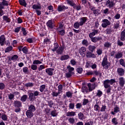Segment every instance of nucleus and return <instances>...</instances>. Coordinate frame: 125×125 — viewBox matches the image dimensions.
I'll use <instances>...</instances> for the list:
<instances>
[{
  "label": "nucleus",
  "mask_w": 125,
  "mask_h": 125,
  "mask_svg": "<svg viewBox=\"0 0 125 125\" xmlns=\"http://www.w3.org/2000/svg\"><path fill=\"white\" fill-rule=\"evenodd\" d=\"M102 66L104 69H108L110 66H111V62L108 61V57L105 56L104 57L102 62Z\"/></svg>",
  "instance_id": "f257e3e1"
},
{
  "label": "nucleus",
  "mask_w": 125,
  "mask_h": 125,
  "mask_svg": "<svg viewBox=\"0 0 125 125\" xmlns=\"http://www.w3.org/2000/svg\"><path fill=\"white\" fill-rule=\"evenodd\" d=\"M46 25L48 30H53L55 27V21L53 20H49L46 23Z\"/></svg>",
  "instance_id": "f03ea898"
},
{
  "label": "nucleus",
  "mask_w": 125,
  "mask_h": 125,
  "mask_svg": "<svg viewBox=\"0 0 125 125\" xmlns=\"http://www.w3.org/2000/svg\"><path fill=\"white\" fill-rule=\"evenodd\" d=\"M62 46L59 47L57 50L55 51L57 55H61L62 54H63V52H64V49H65V47L64 46V42L62 41Z\"/></svg>",
  "instance_id": "7ed1b4c3"
},
{
  "label": "nucleus",
  "mask_w": 125,
  "mask_h": 125,
  "mask_svg": "<svg viewBox=\"0 0 125 125\" xmlns=\"http://www.w3.org/2000/svg\"><path fill=\"white\" fill-rule=\"evenodd\" d=\"M105 5L110 9H114V6L116 5V3L114 2V0H107L106 1Z\"/></svg>",
  "instance_id": "20e7f679"
},
{
  "label": "nucleus",
  "mask_w": 125,
  "mask_h": 125,
  "mask_svg": "<svg viewBox=\"0 0 125 125\" xmlns=\"http://www.w3.org/2000/svg\"><path fill=\"white\" fill-rule=\"evenodd\" d=\"M102 22H103L102 23V27H103V28H107L108 26L111 25V22L106 19L103 20Z\"/></svg>",
  "instance_id": "39448f33"
},
{
  "label": "nucleus",
  "mask_w": 125,
  "mask_h": 125,
  "mask_svg": "<svg viewBox=\"0 0 125 125\" xmlns=\"http://www.w3.org/2000/svg\"><path fill=\"white\" fill-rule=\"evenodd\" d=\"M9 5V1L6 0H2V2L0 3V9H4V6H8Z\"/></svg>",
  "instance_id": "423d86ee"
},
{
  "label": "nucleus",
  "mask_w": 125,
  "mask_h": 125,
  "mask_svg": "<svg viewBox=\"0 0 125 125\" xmlns=\"http://www.w3.org/2000/svg\"><path fill=\"white\" fill-rule=\"evenodd\" d=\"M85 51H86V47H81V48L79 50V53H80L81 56L83 57H85Z\"/></svg>",
  "instance_id": "0eeeda50"
},
{
  "label": "nucleus",
  "mask_w": 125,
  "mask_h": 125,
  "mask_svg": "<svg viewBox=\"0 0 125 125\" xmlns=\"http://www.w3.org/2000/svg\"><path fill=\"white\" fill-rule=\"evenodd\" d=\"M116 83V80L111 79L110 80L107 79L105 80L104 81V84H110L111 85H112V84H114Z\"/></svg>",
  "instance_id": "6e6552de"
},
{
  "label": "nucleus",
  "mask_w": 125,
  "mask_h": 125,
  "mask_svg": "<svg viewBox=\"0 0 125 125\" xmlns=\"http://www.w3.org/2000/svg\"><path fill=\"white\" fill-rule=\"evenodd\" d=\"M28 95L29 97V101L31 102H34L36 99H37V98L35 97V95H34V93L32 92H28Z\"/></svg>",
  "instance_id": "1a4fd4ad"
},
{
  "label": "nucleus",
  "mask_w": 125,
  "mask_h": 125,
  "mask_svg": "<svg viewBox=\"0 0 125 125\" xmlns=\"http://www.w3.org/2000/svg\"><path fill=\"white\" fill-rule=\"evenodd\" d=\"M85 56L87 58H96L95 54H93V52L88 51L85 53Z\"/></svg>",
  "instance_id": "9d476101"
},
{
  "label": "nucleus",
  "mask_w": 125,
  "mask_h": 125,
  "mask_svg": "<svg viewBox=\"0 0 125 125\" xmlns=\"http://www.w3.org/2000/svg\"><path fill=\"white\" fill-rule=\"evenodd\" d=\"M92 31V32L89 34V38H90V39H92L93 38V37H94V36L99 34V30L98 29H93Z\"/></svg>",
  "instance_id": "9b49d317"
},
{
  "label": "nucleus",
  "mask_w": 125,
  "mask_h": 125,
  "mask_svg": "<svg viewBox=\"0 0 125 125\" xmlns=\"http://www.w3.org/2000/svg\"><path fill=\"white\" fill-rule=\"evenodd\" d=\"M87 86L89 88V92H91L94 89H95V87H96V83H88L87 84Z\"/></svg>",
  "instance_id": "f8f14e48"
},
{
  "label": "nucleus",
  "mask_w": 125,
  "mask_h": 125,
  "mask_svg": "<svg viewBox=\"0 0 125 125\" xmlns=\"http://www.w3.org/2000/svg\"><path fill=\"white\" fill-rule=\"evenodd\" d=\"M80 21L79 23H80V26H83L84 24H85V22L87 21V17H83L80 18Z\"/></svg>",
  "instance_id": "ddd939ff"
},
{
  "label": "nucleus",
  "mask_w": 125,
  "mask_h": 125,
  "mask_svg": "<svg viewBox=\"0 0 125 125\" xmlns=\"http://www.w3.org/2000/svg\"><path fill=\"white\" fill-rule=\"evenodd\" d=\"M5 40H6V38H5L4 35H2L0 36V44L1 46H3V45H4Z\"/></svg>",
  "instance_id": "4468645a"
},
{
  "label": "nucleus",
  "mask_w": 125,
  "mask_h": 125,
  "mask_svg": "<svg viewBox=\"0 0 125 125\" xmlns=\"http://www.w3.org/2000/svg\"><path fill=\"white\" fill-rule=\"evenodd\" d=\"M14 106L15 108H21L22 107V102L19 101H14Z\"/></svg>",
  "instance_id": "2eb2a0df"
},
{
  "label": "nucleus",
  "mask_w": 125,
  "mask_h": 125,
  "mask_svg": "<svg viewBox=\"0 0 125 125\" xmlns=\"http://www.w3.org/2000/svg\"><path fill=\"white\" fill-rule=\"evenodd\" d=\"M117 73L119 76H123L125 75V69L123 68L119 67L117 68Z\"/></svg>",
  "instance_id": "dca6fc26"
},
{
  "label": "nucleus",
  "mask_w": 125,
  "mask_h": 125,
  "mask_svg": "<svg viewBox=\"0 0 125 125\" xmlns=\"http://www.w3.org/2000/svg\"><path fill=\"white\" fill-rule=\"evenodd\" d=\"M104 88L106 89V93H107V94H109V93H111V90H112L111 85L104 84Z\"/></svg>",
  "instance_id": "f3484780"
},
{
  "label": "nucleus",
  "mask_w": 125,
  "mask_h": 125,
  "mask_svg": "<svg viewBox=\"0 0 125 125\" xmlns=\"http://www.w3.org/2000/svg\"><path fill=\"white\" fill-rule=\"evenodd\" d=\"M117 113H121V110H120V107L118 105L114 108V111H111V115H115Z\"/></svg>",
  "instance_id": "a211bd4d"
},
{
  "label": "nucleus",
  "mask_w": 125,
  "mask_h": 125,
  "mask_svg": "<svg viewBox=\"0 0 125 125\" xmlns=\"http://www.w3.org/2000/svg\"><path fill=\"white\" fill-rule=\"evenodd\" d=\"M125 84V78L123 77L119 78V85L121 87H124Z\"/></svg>",
  "instance_id": "6ab92c4d"
},
{
  "label": "nucleus",
  "mask_w": 125,
  "mask_h": 125,
  "mask_svg": "<svg viewBox=\"0 0 125 125\" xmlns=\"http://www.w3.org/2000/svg\"><path fill=\"white\" fill-rule=\"evenodd\" d=\"M26 116L28 119H32L34 117V113L32 111L27 110L25 112Z\"/></svg>",
  "instance_id": "aec40b11"
},
{
  "label": "nucleus",
  "mask_w": 125,
  "mask_h": 125,
  "mask_svg": "<svg viewBox=\"0 0 125 125\" xmlns=\"http://www.w3.org/2000/svg\"><path fill=\"white\" fill-rule=\"evenodd\" d=\"M90 40L92 42H99V41H101V40H102V37H94L91 38Z\"/></svg>",
  "instance_id": "412c9836"
},
{
  "label": "nucleus",
  "mask_w": 125,
  "mask_h": 125,
  "mask_svg": "<svg viewBox=\"0 0 125 125\" xmlns=\"http://www.w3.org/2000/svg\"><path fill=\"white\" fill-rule=\"evenodd\" d=\"M53 71H54V69L51 68H46L45 69V72L48 76H52L53 75Z\"/></svg>",
  "instance_id": "4be33fe9"
},
{
  "label": "nucleus",
  "mask_w": 125,
  "mask_h": 125,
  "mask_svg": "<svg viewBox=\"0 0 125 125\" xmlns=\"http://www.w3.org/2000/svg\"><path fill=\"white\" fill-rule=\"evenodd\" d=\"M64 9H68V7L65 6L64 5H59L58 6L57 10L59 12H61V11H63Z\"/></svg>",
  "instance_id": "5701e85b"
},
{
  "label": "nucleus",
  "mask_w": 125,
  "mask_h": 125,
  "mask_svg": "<svg viewBox=\"0 0 125 125\" xmlns=\"http://www.w3.org/2000/svg\"><path fill=\"white\" fill-rule=\"evenodd\" d=\"M59 47H60L59 46V44H58L57 42H55L54 43L53 48L51 49V50L53 51V52H55L57 49L59 48Z\"/></svg>",
  "instance_id": "b1692460"
},
{
  "label": "nucleus",
  "mask_w": 125,
  "mask_h": 125,
  "mask_svg": "<svg viewBox=\"0 0 125 125\" xmlns=\"http://www.w3.org/2000/svg\"><path fill=\"white\" fill-rule=\"evenodd\" d=\"M27 110L34 113L36 111V106L33 104H30L28 105V109Z\"/></svg>",
  "instance_id": "393cba45"
},
{
  "label": "nucleus",
  "mask_w": 125,
  "mask_h": 125,
  "mask_svg": "<svg viewBox=\"0 0 125 125\" xmlns=\"http://www.w3.org/2000/svg\"><path fill=\"white\" fill-rule=\"evenodd\" d=\"M66 2L67 4H69L70 6H72L73 8L76 6V3L73 0H66Z\"/></svg>",
  "instance_id": "a878e982"
},
{
  "label": "nucleus",
  "mask_w": 125,
  "mask_h": 125,
  "mask_svg": "<svg viewBox=\"0 0 125 125\" xmlns=\"http://www.w3.org/2000/svg\"><path fill=\"white\" fill-rule=\"evenodd\" d=\"M70 58L69 55H63L61 56L60 60L61 61H64L65 60H68Z\"/></svg>",
  "instance_id": "bb28decb"
},
{
  "label": "nucleus",
  "mask_w": 125,
  "mask_h": 125,
  "mask_svg": "<svg viewBox=\"0 0 125 125\" xmlns=\"http://www.w3.org/2000/svg\"><path fill=\"white\" fill-rule=\"evenodd\" d=\"M120 40L122 42H125V29L121 32Z\"/></svg>",
  "instance_id": "cd10ccee"
},
{
  "label": "nucleus",
  "mask_w": 125,
  "mask_h": 125,
  "mask_svg": "<svg viewBox=\"0 0 125 125\" xmlns=\"http://www.w3.org/2000/svg\"><path fill=\"white\" fill-rule=\"evenodd\" d=\"M66 117H75L76 116V112L69 111L66 113Z\"/></svg>",
  "instance_id": "c85d7f7f"
},
{
  "label": "nucleus",
  "mask_w": 125,
  "mask_h": 125,
  "mask_svg": "<svg viewBox=\"0 0 125 125\" xmlns=\"http://www.w3.org/2000/svg\"><path fill=\"white\" fill-rule=\"evenodd\" d=\"M88 49L89 51L91 52H94L95 51V49H96V46L92 45H89Z\"/></svg>",
  "instance_id": "c756f323"
},
{
  "label": "nucleus",
  "mask_w": 125,
  "mask_h": 125,
  "mask_svg": "<svg viewBox=\"0 0 125 125\" xmlns=\"http://www.w3.org/2000/svg\"><path fill=\"white\" fill-rule=\"evenodd\" d=\"M67 69H68V73H70V74H72V75L75 74V72H73V71L75 70V68L73 67H71V65H68Z\"/></svg>",
  "instance_id": "7c9ffc66"
},
{
  "label": "nucleus",
  "mask_w": 125,
  "mask_h": 125,
  "mask_svg": "<svg viewBox=\"0 0 125 125\" xmlns=\"http://www.w3.org/2000/svg\"><path fill=\"white\" fill-rule=\"evenodd\" d=\"M19 2L20 5H22L24 7H27V2H26V0H19Z\"/></svg>",
  "instance_id": "2f4dec72"
},
{
  "label": "nucleus",
  "mask_w": 125,
  "mask_h": 125,
  "mask_svg": "<svg viewBox=\"0 0 125 125\" xmlns=\"http://www.w3.org/2000/svg\"><path fill=\"white\" fill-rule=\"evenodd\" d=\"M32 8L35 10H38V9H42V6L41 4H39V5L34 4L32 5Z\"/></svg>",
  "instance_id": "473e14b6"
},
{
  "label": "nucleus",
  "mask_w": 125,
  "mask_h": 125,
  "mask_svg": "<svg viewBox=\"0 0 125 125\" xmlns=\"http://www.w3.org/2000/svg\"><path fill=\"white\" fill-rule=\"evenodd\" d=\"M78 117L79 120L83 121L84 120V115L82 112H79L78 115Z\"/></svg>",
  "instance_id": "72a5a7b5"
},
{
  "label": "nucleus",
  "mask_w": 125,
  "mask_h": 125,
  "mask_svg": "<svg viewBox=\"0 0 125 125\" xmlns=\"http://www.w3.org/2000/svg\"><path fill=\"white\" fill-rule=\"evenodd\" d=\"M3 21H5L6 23H10V21H11V19L8 17V16H3Z\"/></svg>",
  "instance_id": "f704fd0d"
},
{
  "label": "nucleus",
  "mask_w": 125,
  "mask_h": 125,
  "mask_svg": "<svg viewBox=\"0 0 125 125\" xmlns=\"http://www.w3.org/2000/svg\"><path fill=\"white\" fill-rule=\"evenodd\" d=\"M104 46L106 47V48H111V47H112V43L106 42L104 43Z\"/></svg>",
  "instance_id": "c9c22d12"
},
{
  "label": "nucleus",
  "mask_w": 125,
  "mask_h": 125,
  "mask_svg": "<svg viewBox=\"0 0 125 125\" xmlns=\"http://www.w3.org/2000/svg\"><path fill=\"white\" fill-rule=\"evenodd\" d=\"M22 51L24 54H29V49L27 46H24L22 49Z\"/></svg>",
  "instance_id": "e433bc0d"
},
{
  "label": "nucleus",
  "mask_w": 125,
  "mask_h": 125,
  "mask_svg": "<svg viewBox=\"0 0 125 125\" xmlns=\"http://www.w3.org/2000/svg\"><path fill=\"white\" fill-rule=\"evenodd\" d=\"M115 58L116 59H120L123 58V53L119 52L115 55Z\"/></svg>",
  "instance_id": "4c0bfd02"
},
{
  "label": "nucleus",
  "mask_w": 125,
  "mask_h": 125,
  "mask_svg": "<svg viewBox=\"0 0 125 125\" xmlns=\"http://www.w3.org/2000/svg\"><path fill=\"white\" fill-rule=\"evenodd\" d=\"M105 32L106 33V35H111L112 32H113V30L112 29V27H109L106 29Z\"/></svg>",
  "instance_id": "58836bf2"
},
{
  "label": "nucleus",
  "mask_w": 125,
  "mask_h": 125,
  "mask_svg": "<svg viewBox=\"0 0 125 125\" xmlns=\"http://www.w3.org/2000/svg\"><path fill=\"white\" fill-rule=\"evenodd\" d=\"M27 98H28V96L27 95H23L21 98V102H26V101H27Z\"/></svg>",
  "instance_id": "ea45409f"
},
{
  "label": "nucleus",
  "mask_w": 125,
  "mask_h": 125,
  "mask_svg": "<svg viewBox=\"0 0 125 125\" xmlns=\"http://www.w3.org/2000/svg\"><path fill=\"white\" fill-rule=\"evenodd\" d=\"M10 58H11L12 61L15 62V61H16V60L19 58V57L17 55H14L12 57L10 56Z\"/></svg>",
  "instance_id": "a19ab883"
},
{
  "label": "nucleus",
  "mask_w": 125,
  "mask_h": 125,
  "mask_svg": "<svg viewBox=\"0 0 125 125\" xmlns=\"http://www.w3.org/2000/svg\"><path fill=\"white\" fill-rule=\"evenodd\" d=\"M12 49H13V47L12 46H9L7 47L5 49V53H7L8 52H10V51H12Z\"/></svg>",
  "instance_id": "79ce46f5"
},
{
  "label": "nucleus",
  "mask_w": 125,
  "mask_h": 125,
  "mask_svg": "<svg viewBox=\"0 0 125 125\" xmlns=\"http://www.w3.org/2000/svg\"><path fill=\"white\" fill-rule=\"evenodd\" d=\"M82 92H83L84 93L86 92L87 93V92H89V88H87V87L84 86V87H82Z\"/></svg>",
  "instance_id": "37998d69"
},
{
  "label": "nucleus",
  "mask_w": 125,
  "mask_h": 125,
  "mask_svg": "<svg viewBox=\"0 0 125 125\" xmlns=\"http://www.w3.org/2000/svg\"><path fill=\"white\" fill-rule=\"evenodd\" d=\"M58 92L60 93L63 92V85L62 84H61L58 86Z\"/></svg>",
  "instance_id": "c03bdc74"
},
{
  "label": "nucleus",
  "mask_w": 125,
  "mask_h": 125,
  "mask_svg": "<svg viewBox=\"0 0 125 125\" xmlns=\"http://www.w3.org/2000/svg\"><path fill=\"white\" fill-rule=\"evenodd\" d=\"M58 33L59 36H65V30L64 29H62L61 30L58 31Z\"/></svg>",
  "instance_id": "a18cd8bd"
},
{
  "label": "nucleus",
  "mask_w": 125,
  "mask_h": 125,
  "mask_svg": "<svg viewBox=\"0 0 125 125\" xmlns=\"http://www.w3.org/2000/svg\"><path fill=\"white\" fill-rule=\"evenodd\" d=\"M103 95V92L100 90H97V93H96V96L97 97H101Z\"/></svg>",
  "instance_id": "49530a36"
},
{
  "label": "nucleus",
  "mask_w": 125,
  "mask_h": 125,
  "mask_svg": "<svg viewBox=\"0 0 125 125\" xmlns=\"http://www.w3.org/2000/svg\"><path fill=\"white\" fill-rule=\"evenodd\" d=\"M47 102L48 103L47 105L49 106L50 108H52V106L54 105V103H53V101H47Z\"/></svg>",
  "instance_id": "de8ad7c7"
},
{
  "label": "nucleus",
  "mask_w": 125,
  "mask_h": 125,
  "mask_svg": "<svg viewBox=\"0 0 125 125\" xmlns=\"http://www.w3.org/2000/svg\"><path fill=\"white\" fill-rule=\"evenodd\" d=\"M93 75L96 76H99V77H101L102 76V73L101 72L98 71L97 70L93 71Z\"/></svg>",
  "instance_id": "09e8293b"
},
{
  "label": "nucleus",
  "mask_w": 125,
  "mask_h": 125,
  "mask_svg": "<svg viewBox=\"0 0 125 125\" xmlns=\"http://www.w3.org/2000/svg\"><path fill=\"white\" fill-rule=\"evenodd\" d=\"M94 109L95 111L97 112H100V106L98 104H95L94 106Z\"/></svg>",
  "instance_id": "8fccbe9b"
},
{
  "label": "nucleus",
  "mask_w": 125,
  "mask_h": 125,
  "mask_svg": "<svg viewBox=\"0 0 125 125\" xmlns=\"http://www.w3.org/2000/svg\"><path fill=\"white\" fill-rule=\"evenodd\" d=\"M82 44H83V45L87 46L89 44L88 41L87 40L84 39L82 41Z\"/></svg>",
  "instance_id": "3c124183"
},
{
  "label": "nucleus",
  "mask_w": 125,
  "mask_h": 125,
  "mask_svg": "<svg viewBox=\"0 0 125 125\" xmlns=\"http://www.w3.org/2000/svg\"><path fill=\"white\" fill-rule=\"evenodd\" d=\"M57 111L56 110H52L51 111V116L52 117H56L58 114H57Z\"/></svg>",
  "instance_id": "603ef678"
},
{
  "label": "nucleus",
  "mask_w": 125,
  "mask_h": 125,
  "mask_svg": "<svg viewBox=\"0 0 125 125\" xmlns=\"http://www.w3.org/2000/svg\"><path fill=\"white\" fill-rule=\"evenodd\" d=\"M107 108V106L105 104H102V107L100 110V112H105L106 111V109Z\"/></svg>",
  "instance_id": "864d4df0"
},
{
  "label": "nucleus",
  "mask_w": 125,
  "mask_h": 125,
  "mask_svg": "<svg viewBox=\"0 0 125 125\" xmlns=\"http://www.w3.org/2000/svg\"><path fill=\"white\" fill-rule=\"evenodd\" d=\"M75 109V103H70L69 104V110H74Z\"/></svg>",
  "instance_id": "5fc2aeb1"
},
{
  "label": "nucleus",
  "mask_w": 125,
  "mask_h": 125,
  "mask_svg": "<svg viewBox=\"0 0 125 125\" xmlns=\"http://www.w3.org/2000/svg\"><path fill=\"white\" fill-rule=\"evenodd\" d=\"M80 26H81V23L78 21L76 22L74 24L75 29H79V28H80Z\"/></svg>",
  "instance_id": "6e6d98bb"
},
{
  "label": "nucleus",
  "mask_w": 125,
  "mask_h": 125,
  "mask_svg": "<svg viewBox=\"0 0 125 125\" xmlns=\"http://www.w3.org/2000/svg\"><path fill=\"white\" fill-rule=\"evenodd\" d=\"M83 106H85V105H86L88 103H89V101H88V99H86L85 98L83 99Z\"/></svg>",
  "instance_id": "4d7b16f0"
},
{
  "label": "nucleus",
  "mask_w": 125,
  "mask_h": 125,
  "mask_svg": "<svg viewBox=\"0 0 125 125\" xmlns=\"http://www.w3.org/2000/svg\"><path fill=\"white\" fill-rule=\"evenodd\" d=\"M111 122L114 125H117L118 124V120H117V118L116 117H114L112 119Z\"/></svg>",
  "instance_id": "13d9d810"
},
{
  "label": "nucleus",
  "mask_w": 125,
  "mask_h": 125,
  "mask_svg": "<svg viewBox=\"0 0 125 125\" xmlns=\"http://www.w3.org/2000/svg\"><path fill=\"white\" fill-rule=\"evenodd\" d=\"M44 89H45V84H42L40 86L39 90L40 92H43Z\"/></svg>",
  "instance_id": "bf43d9fd"
},
{
  "label": "nucleus",
  "mask_w": 125,
  "mask_h": 125,
  "mask_svg": "<svg viewBox=\"0 0 125 125\" xmlns=\"http://www.w3.org/2000/svg\"><path fill=\"white\" fill-rule=\"evenodd\" d=\"M114 29H119L120 28V21H118L113 26Z\"/></svg>",
  "instance_id": "052dcab7"
},
{
  "label": "nucleus",
  "mask_w": 125,
  "mask_h": 125,
  "mask_svg": "<svg viewBox=\"0 0 125 125\" xmlns=\"http://www.w3.org/2000/svg\"><path fill=\"white\" fill-rule=\"evenodd\" d=\"M68 122L71 125H74L75 124V119L73 117L70 118L68 119Z\"/></svg>",
  "instance_id": "680f3d73"
},
{
  "label": "nucleus",
  "mask_w": 125,
  "mask_h": 125,
  "mask_svg": "<svg viewBox=\"0 0 125 125\" xmlns=\"http://www.w3.org/2000/svg\"><path fill=\"white\" fill-rule=\"evenodd\" d=\"M32 93H33V94L35 97L41 96V92H39V91H33Z\"/></svg>",
  "instance_id": "e2e57ef3"
},
{
  "label": "nucleus",
  "mask_w": 125,
  "mask_h": 125,
  "mask_svg": "<svg viewBox=\"0 0 125 125\" xmlns=\"http://www.w3.org/2000/svg\"><path fill=\"white\" fill-rule=\"evenodd\" d=\"M44 43H46V44H50V43H51L50 40H49L48 38H46L44 39Z\"/></svg>",
  "instance_id": "0e129e2a"
},
{
  "label": "nucleus",
  "mask_w": 125,
  "mask_h": 125,
  "mask_svg": "<svg viewBox=\"0 0 125 125\" xmlns=\"http://www.w3.org/2000/svg\"><path fill=\"white\" fill-rule=\"evenodd\" d=\"M119 62H120V65L123 66V67H125V60H124V59H121L119 61Z\"/></svg>",
  "instance_id": "69168bd1"
},
{
  "label": "nucleus",
  "mask_w": 125,
  "mask_h": 125,
  "mask_svg": "<svg viewBox=\"0 0 125 125\" xmlns=\"http://www.w3.org/2000/svg\"><path fill=\"white\" fill-rule=\"evenodd\" d=\"M1 119L3 121H7V115L6 114H2L1 116Z\"/></svg>",
  "instance_id": "338daca9"
},
{
  "label": "nucleus",
  "mask_w": 125,
  "mask_h": 125,
  "mask_svg": "<svg viewBox=\"0 0 125 125\" xmlns=\"http://www.w3.org/2000/svg\"><path fill=\"white\" fill-rule=\"evenodd\" d=\"M22 71L24 74H28L29 73V69L27 67H23Z\"/></svg>",
  "instance_id": "774afa93"
}]
</instances>
